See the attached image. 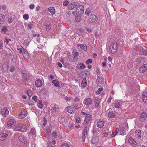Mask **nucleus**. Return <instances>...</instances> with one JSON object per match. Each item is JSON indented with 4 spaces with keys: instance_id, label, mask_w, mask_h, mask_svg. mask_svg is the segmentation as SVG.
Returning <instances> with one entry per match:
<instances>
[{
    "instance_id": "20e7f679",
    "label": "nucleus",
    "mask_w": 147,
    "mask_h": 147,
    "mask_svg": "<svg viewBox=\"0 0 147 147\" xmlns=\"http://www.w3.org/2000/svg\"><path fill=\"white\" fill-rule=\"evenodd\" d=\"M17 129H18L15 130L16 131H24L26 129V126L24 125L22 123H20L18 124L17 127Z\"/></svg>"
},
{
    "instance_id": "603ef678",
    "label": "nucleus",
    "mask_w": 147,
    "mask_h": 147,
    "mask_svg": "<svg viewBox=\"0 0 147 147\" xmlns=\"http://www.w3.org/2000/svg\"><path fill=\"white\" fill-rule=\"evenodd\" d=\"M23 18L24 19L27 20L29 18L28 15L27 14H25L23 16Z\"/></svg>"
},
{
    "instance_id": "864d4df0",
    "label": "nucleus",
    "mask_w": 147,
    "mask_h": 147,
    "mask_svg": "<svg viewBox=\"0 0 147 147\" xmlns=\"http://www.w3.org/2000/svg\"><path fill=\"white\" fill-rule=\"evenodd\" d=\"M84 7L83 5L81 7L80 9V13H82L84 12Z\"/></svg>"
},
{
    "instance_id": "338daca9",
    "label": "nucleus",
    "mask_w": 147,
    "mask_h": 147,
    "mask_svg": "<svg viewBox=\"0 0 147 147\" xmlns=\"http://www.w3.org/2000/svg\"><path fill=\"white\" fill-rule=\"evenodd\" d=\"M28 104L30 105H34V102L33 101H30L28 102Z\"/></svg>"
},
{
    "instance_id": "cd10ccee",
    "label": "nucleus",
    "mask_w": 147,
    "mask_h": 147,
    "mask_svg": "<svg viewBox=\"0 0 147 147\" xmlns=\"http://www.w3.org/2000/svg\"><path fill=\"white\" fill-rule=\"evenodd\" d=\"M108 116L110 118H115L116 117L115 114L113 112H110L108 114Z\"/></svg>"
},
{
    "instance_id": "a18cd8bd",
    "label": "nucleus",
    "mask_w": 147,
    "mask_h": 147,
    "mask_svg": "<svg viewBox=\"0 0 147 147\" xmlns=\"http://www.w3.org/2000/svg\"><path fill=\"white\" fill-rule=\"evenodd\" d=\"M35 132L36 130L34 128H32L31 129L30 133L32 135H34L35 134Z\"/></svg>"
},
{
    "instance_id": "37998d69",
    "label": "nucleus",
    "mask_w": 147,
    "mask_h": 147,
    "mask_svg": "<svg viewBox=\"0 0 147 147\" xmlns=\"http://www.w3.org/2000/svg\"><path fill=\"white\" fill-rule=\"evenodd\" d=\"M103 90V88H99L98 90L96 91V93L98 94H99L101 91H102Z\"/></svg>"
},
{
    "instance_id": "9d476101",
    "label": "nucleus",
    "mask_w": 147,
    "mask_h": 147,
    "mask_svg": "<svg viewBox=\"0 0 147 147\" xmlns=\"http://www.w3.org/2000/svg\"><path fill=\"white\" fill-rule=\"evenodd\" d=\"M77 5L78 3L77 2L72 3L68 5V8L69 9H73L77 6Z\"/></svg>"
},
{
    "instance_id": "e2e57ef3",
    "label": "nucleus",
    "mask_w": 147,
    "mask_h": 147,
    "mask_svg": "<svg viewBox=\"0 0 147 147\" xmlns=\"http://www.w3.org/2000/svg\"><path fill=\"white\" fill-rule=\"evenodd\" d=\"M78 106V105L76 104H73V107L76 109H77L79 108V107L77 106Z\"/></svg>"
},
{
    "instance_id": "aec40b11",
    "label": "nucleus",
    "mask_w": 147,
    "mask_h": 147,
    "mask_svg": "<svg viewBox=\"0 0 147 147\" xmlns=\"http://www.w3.org/2000/svg\"><path fill=\"white\" fill-rule=\"evenodd\" d=\"M67 111L69 113H74V111L73 110V108L72 107L69 106L66 108Z\"/></svg>"
},
{
    "instance_id": "ddd939ff",
    "label": "nucleus",
    "mask_w": 147,
    "mask_h": 147,
    "mask_svg": "<svg viewBox=\"0 0 147 147\" xmlns=\"http://www.w3.org/2000/svg\"><path fill=\"white\" fill-rule=\"evenodd\" d=\"M142 97L143 102L146 103H147V93L146 92H144L142 94Z\"/></svg>"
},
{
    "instance_id": "6e6d98bb",
    "label": "nucleus",
    "mask_w": 147,
    "mask_h": 147,
    "mask_svg": "<svg viewBox=\"0 0 147 147\" xmlns=\"http://www.w3.org/2000/svg\"><path fill=\"white\" fill-rule=\"evenodd\" d=\"M13 19L11 17L9 18L8 20V22L9 23H11L13 20Z\"/></svg>"
},
{
    "instance_id": "bf43d9fd",
    "label": "nucleus",
    "mask_w": 147,
    "mask_h": 147,
    "mask_svg": "<svg viewBox=\"0 0 147 147\" xmlns=\"http://www.w3.org/2000/svg\"><path fill=\"white\" fill-rule=\"evenodd\" d=\"M29 43V42L28 40H25L24 42V44L25 45H28Z\"/></svg>"
},
{
    "instance_id": "f704fd0d",
    "label": "nucleus",
    "mask_w": 147,
    "mask_h": 147,
    "mask_svg": "<svg viewBox=\"0 0 147 147\" xmlns=\"http://www.w3.org/2000/svg\"><path fill=\"white\" fill-rule=\"evenodd\" d=\"M90 9L89 8H88L85 11V14L86 15L88 16L89 14L90 13Z\"/></svg>"
},
{
    "instance_id": "393cba45",
    "label": "nucleus",
    "mask_w": 147,
    "mask_h": 147,
    "mask_svg": "<svg viewBox=\"0 0 147 147\" xmlns=\"http://www.w3.org/2000/svg\"><path fill=\"white\" fill-rule=\"evenodd\" d=\"M37 105L39 108L42 109L43 106V105L42 103V101L41 99L38 100L37 102Z\"/></svg>"
},
{
    "instance_id": "6ab92c4d",
    "label": "nucleus",
    "mask_w": 147,
    "mask_h": 147,
    "mask_svg": "<svg viewBox=\"0 0 147 147\" xmlns=\"http://www.w3.org/2000/svg\"><path fill=\"white\" fill-rule=\"evenodd\" d=\"M98 142V139L97 137H93L91 140V142L92 144H96Z\"/></svg>"
},
{
    "instance_id": "5701e85b",
    "label": "nucleus",
    "mask_w": 147,
    "mask_h": 147,
    "mask_svg": "<svg viewBox=\"0 0 147 147\" xmlns=\"http://www.w3.org/2000/svg\"><path fill=\"white\" fill-rule=\"evenodd\" d=\"M104 125V122L102 121H100L98 122L96 124L97 127L99 128L102 127Z\"/></svg>"
},
{
    "instance_id": "7ed1b4c3",
    "label": "nucleus",
    "mask_w": 147,
    "mask_h": 147,
    "mask_svg": "<svg viewBox=\"0 0 147 147\" xmlns=\"http://www.w3.org/2000/svg\"><path fill=\"white\" fill-rule=\"evenodd\" d=\"M98 20V18L94 14H91L90 15L88 21L92 23H94L96 22Z\"/></svg>"
},
{
    "instance_id": "c9c22d12",
    "label": "nucleus",
    "mask_w": 147,
    "mask_h": 147,
    "mask_svg": "<svg viewBox=\"0 0 147 147\" xmlns=\"http://www.w3.org/2000/svg\"><path fill=\"white\" fill-rule=\"evenodd\" d=\"M82 6V5L79 4L78 3V5L77 6V7L76 8V13L77 12V10L79 9H80V8H81V7Z\"/></svg>"
},
{
    "instance_id": "f03ea898",
    "label": "nucleus",
    "mask_w": 147,
    "mask_h": 147,
    "mask_svg": "<svg viewBox=\"0 0 147 147\" xmlns=\"http://www.w3.org/2000/svg\"><path fill=\"white\" fill-rule=\"evenodd\" d=\"M118 48V43L117 42H115L111 44L109 46V49L112 53H114L117 52Z\"/></svg>"
},
{
    "instance_id": "2eb2a0df",
    "label": "nucleus",
    "mask_w": 147,
    "mask_h": 147,
    "mask_svg": "<svg viewBox=\"0 0 147 147\" xmlns=\"http://www.w3.org/2000/svg\"><path fill=\"white\" fill-rule=\"evenodd\" d=\"M42 84V81L40 80H37L35 82V85L38 88L41 86Z\"/></svg>"
},
{
    "instance_id": "39448f33",
    "label": "nucleus",
    "mask_w": 147,
    "mask_h": 147,
    "mask_svg": "<svg viewBox=\"0 0 147 147\" xmlns=\"http://www.w3.org/2000/svg\"><path fill=\"white\" fill-rule=\"evenodd\" d=\"M105 82L104 79L101 77L97 76V79L96 80V83L99 86H101Z\"/></svg>"
},
{
    "instance_id": "a211bd4d",
    "label": "nucleus",
    "mask_w": 147,
    "mask_h": 147,
    "mask_svg": "<svg viewBox=\"0 0 147 147\" xmlns=\"http://www.w3.org/2000/svg\"><path fill=\"white\" fill-rule=\"evenodd\" d=\"M114 107L116 108H120L121 107V103L120 102H118V101H115L113 103Z\"/></svg>"
},
{
    "instance_id": "bb28decb",
    "label": "nucleus",
    "mask_w": 147,
    "mask_h": 147,
    "mask_svg": "<svg viewBox=\"0 0 147 147\" xmlns=\"http://www.w3.org/2000/svg\"><path fill=\"white\" fill-rule=\"evenodd\" d=\"M48 11L50 12L52 15L54 14L55 13V10L53 7H50L48 8Z\"/></svg>"
},
{
    "instance_id": "f257e3e1",
    "label": "nucleus",
    "mask_w": 147,
    "mask_h": 147,
    "mask_svg": "<svg viewBox=\"0 0 147 147\" xmlns=\"http://www.w3.org/2000/svg\"><path fill=\"white\" fill-rule=\"evenodd\" d=\"M50 109L52 115H55L58 113L59 109L58 105L55 104H51L50 106Z\"/></svg>"
},
{
    "instance_id": "2f4dec72",
    "label": "nucleus",
    "mask_w": 147,
    "mask_h": 147,
    "mask_svg": "<svg viewBox=\"0 0 147 147\" xmlns=\"http://www.w3.org/2000/svg\"><path fill=\"white\" fill-rule=\"evenodd\" d=\"M18 138L19 140L22 143H25V141L23 137L22 136H19L18 137Z\"/></svg>"
},
{
    "instance_id": "c85d7f7f",
    "label": "nucleus",
    "mask_w": 147,
    "mask_h": 147,
    "mask_svg": "<svg viewBox=\"0 0 147 147\" xmlns=\"http://www.w3.org/2000/svg\"><path fill=\"white\" fill-rule=\"evenodd\" d=\"M52 82L54 84L55 86L58 87L59 86V83L58 81L53 80Z\"/></svg>"
},
{
    "instance_id": "c756f323",
    "label": "nucleus",
    "mask_w": 147,
    "mask_h": 147,
    "mask_svg": "<svg viewBox=\"0 0 147 147\" xmlns=\"http://www.w3.org/2000/svg\"><path fill=\"white\" fill-rule=\"evenodd\" d=\"M72 54L75 57H78L79 55V53L76 50H74L72 52Z\"/></svg>"
},
{
    "instance_id": "774afa93",
    "label": "nucleus",
    "mask_w": 147,
    "mask_h": 147,
    "mask_svg": "<svg viewBox=\"0 0 147 147\" xmlns=\"http://www.w3.org/2000/svg\"><path fill=\"white\" fill-rule=\"evenodd\" d=\"M32 24L31 23L30 24L28 25V28L30 29H31L32 28Z\"/></svg>"
},
{
    "instance_id": "69168bd1",
    "label": "nucleus",
    "mask_w": 147,
    "mask_h": 147,
    "mask_svg": "<svg viewBox=\"0 0 147 147\" xmlns=\"http://www.w3.org/2000/svg\"><path fill=\"white\" fill-rule=\"evenodd\" d=\"M34 7V5L33 4H32L30 5L29 6V7L31 9H33Z\"/></svg>"
},
{
    "instance_id": "8fccbe9b",
    "label": "nucleus",
    "mask_w": 147,
    "mask_h": 147,
    "mask_svg": "<svg viewBox=\"0 0 147 147\" xmlns=\"http://www.w3.org/2000/svg\"><path fill=\"white\" fill-rule=\"evenodd\" d=\"M61 147H69V145L67 143L62 144Z\"/></svg>"
},
{
    "instance_id": "3c124183",
    "label": "nucleus",
    "mask_w": 147,
    "mask_h": 147,
    "mask_svg": "<svg viewBox=\"0 0 147 147\" xmlns=\"http://www.w3.org/2000/svg\"><path fill=\"white\" fill-rule=\"evenodd\" d=\"M27 93L29 97H30L32 94V92L30 90H28Z\"/></svg>"
},
{
    "instance_id": "09e8293b",
    "label": "nucleus",
    "mask_w": 147,
    "mask_h": 147,
    "mask_svg": "<svg viewBox=\"0 0 147 147\" xmlns=\"http://www.w3.org/2000/svg\"><path fill=\"white\" fill-rule=\"evenodd\" d=\"M92 62V60L91 59H88L85 62V63L87 64H89V63H91Z\"/></svg>"
},
{
    "instance_id": "0e129e2a",
    "label": "nucleus",
    "mask_w": 147,
    "mask_h": 147,
    "mask_svg": "<svg viewBox=\"0 0 147 147\" xmlns=\"http://www.w3.org/2000/svg\"><path fill=\"white\" fill-rule=\"evenodd\" d=\"M69 3L68 1H65L63 3V5L64 6H66L68 5Z\"/></svg>"
},
{
    "instance_id": "4d7b16f0",
    "label": "nucleus",
    "mask_w": 147,
    "mask_h": 147,
    "mask_svg": "<svg viewBox=\"0 0 147 147\" xmlns=\"http://www.w3.org/2000/svg\"><path fill=\"white\" fill-rule=\"evenodd\" d=\"M142 51L143 53V55H146V54H147V51H146L145 50L142 49Z\"/></svg>"
},
{
    "instance_id": "423d86ee",
    "label": "nucleus",
    "mask_w": 147,
    "mask_h": 147,
    "mask_svg": "<svg viewBox=\"0 0 147 147\" xmlns=\"http://www.w3.org/2000/svg\"><path fill=\"white\" fill-rule=\"evenodd\" d=\"M92 102V99L90 97L86 98L84 101V104L86 106H90Z\"/></svg>"
},
{
    "instance_id": "ea45409f",
    "label": "nucleus",
    "mask_w": 147,
    "mask_h": 147,
    "mask_svg": "<svg viewBox=\"0 0 147 147\" xmlns=\"http://www.w3.org/2000/svg\"><path fill=\"white\" fill-rule=\"evenodd\" d=\"M50 24H49L46 26V30L47 32L49 31L51 29Z\"/></svg>"
},
{
    "instance_id": "a19ab883",
    "label": "nucleus",
    "mask_w": 147,
    "mask_h": 147,
    "mask_svg": "<svg viewBox=\"0 0 147 147\" xmlns=\"http://www.w3.org/2000/svg\"><path fill=\"white\" fill-rule=\"evenodd\" d=\"M91 115L90 114H88L85 117V119L89 121L91 119Z\"/></svg>"
},
{
    "instance_id": "473e14b6",
    "label": "nucleus",
    "mask_w": 147,
    "mask_h": 147,
    "mask_svg": "<svg viewBox=\"0 0 147 147\" xmlns=\"http://www.w3.org/2000/svg\"><path fill=\"white\" fill-rule=\"evenodd\" d=\"M82 85L83 86H86L87 85V82H86V78H84L82 81Z\"/></svg>"
},
{
    "instance_id": "6e6552de",
    "label": "nucleus",
    "mask_w": 147,
    "mask_h": 147,
    "mask_svg": "<svg viewBox=\"0 0 147 147\" xmlns=\"http://www.w3.org/2000/svg\"><path fill=\"white\" fill-rule=\"evenodd\" d=\"M146 114L144 113H141L140 117V120L142 122H144L146 120Z\"/></svg>"
},
{
    "instance_id": "f3484780",
    "label": "nucleus",
    "mask_w": 147,
    "mask_h": 147,
    "mask_svg": "<svg viewBox=\"0 0 147 147\" xmlns=\"http://www.w3.org/2000/svg\"><path fill=\"white\" fill-rule=\"evenodd\" d=\"M129 142V143L135 147L136 145V141L133 140L131 137H130L128 140Z\"/></svg>"
},
{
    "instance_id": "de8ad7c7",
    "label": "nucleus",
    "mask_w": 147,
    "mask_h": 147,
    "mask_svg": "<svg viewBox=\"0 0 147 147\" xmlns=\"http://www.w3.org/2000/svg\"><path fill=\"white\" fill-rule=\"evenodd\" d=\"M1 31L3 32L4 33H5L7 31V28L5 26H3L1 29Z\"/></svg>"
},
{
    "instance_id": "680f3d73",
    "label": "nucleus",
    "mask_w": 147,
    "mask_h": 147,
    "mask_svg": "<svg viewBox=\"0 0 147 147\" xmlns=\"http://www.w3.org/2000/svg\"><path fill=\"white\" fill-rule=\"evenodd\" d=\"M32 99L35 102H37V96H34L32 97Z\"/></svg>"
},
{
    "instance_id": "0eeeda50",
    "label": "nucleus",
    "mask_w": 147,
    "mask_h": 147,
    "mask_svg": "<svg viewBox=\"0 0 147 147\" xmlns=\"http://www.w3.org/2000/svg\"><path fill=\"white\" fill-rule=\"evenodd\" d=\"M16 123L15 120L13 119H11L9 120L7 122V125L10 127H13Z\"/></svg>"
},
{
    "instance_id": "412c9836",
    "label": "nucleus",
    "mask_w": 147,
    "mask_h": 147,
    "mask_svg": "<svg viewBox=\"0 0 147 147\" xmlns=\"http://www.w3.org/2000/svg\"><path fill=\"white\" fill-rule=\"evenodd\" d=\"M3 111L1 112V113H4V117H7V115H8L9 113V112L8 111V109L5 107L3 108Z\"/></svg>"
},
{
    "instance_id": "72a5a7b5",
    "label": "nucleus",
    "mask_w": 147,
    "mask_h": 147,
    "mask_svg": "<svg viewBox=\"0 0 147 147\" xmlns=\"http://www.w3.org/2000/svg\"><path fill=\"white\" fill-rule=\"evenodd\" d=\"M4 22L3 18V16L2 15H0V24H3Z\"/></svg>"
},
{
    "instance_id": "f8f14e48",
    "label": "nucleus",
    "mask_w": 147,
    "mask_h": 147,
    "mask_svg": "<svg viewBox=\"0 0 147 147\" xmlns=\"http://www.w3.org/2000/svg\"><path fill=\"white\" fill-rule=\"evenodd\" d=\"M147 70V64H145L141 67L140 69V72H143Z\"/></svg>"
},
{
    "instance_id": "4c0bfd02",
    "label": "nucleus",
    "mask_w": 147,
    "mask_h": 147,
    "mask_svg": "<svg viewBox=\"0 0 147 147\" xmlns=\"http://www.w3.org/2000/svg\"><path fill=\"white\" fill-rule=\"evenodd\" d=\"M23 47H22L21 48H17V50L19 51L18 53L20 54L23 53Z\"/></svg>"
},
{
    "instance_id": "79ce46f5",
    "label": "nucleus",
    "mask_w": 147,
    "mask_h": 147,
    "mask_svg": "<svg viewBox=\"0 0 147 147\" xmlns=\"http://www.w3.org/2000/svg\"><path fill=\"white\" fill-rule=\"evenodd\" d=\"M79 65L80 66V68L81 69H84L85 68V66L83 63H80Z\"/></svg>"
},
{
    "instance_id": "13d9d810",
    "label": "nucleus",
    "mask_w": 147,
    "mask_h": 147,
    "mask_svg": "<svg viewBox=\"0 0 147 147\" xmlns=\"http://www.w3.org/2000/svg\"><path fill=\"white\" fill-rule=\"evenodd\" d=\"M87 128L88 127L87 126H85L83 130V133H87Z\"/></svg>"
},
{
    "instance_id": "e433bc0d",
    "label": "nucleus",
    "mask_w": 147,
    "mask_h": 147,
    "mask_svg": "<svg viewBox=\"0 0 147 147\" xmlns=\"http://www.w3.org/2000/svg\"><path fill=\"white\" fill-rule=\"evenodd\" d=\"M81 20L80 16H76L75 18V21L76 22H78Z\"/></svg>"
},
{
    "instance_id": "58836bf2",
    "label": "nucleus",
    "mask_w": 147,
    "mask_h": 147,
    "mask_svg": "<svg viewBox=\"0 0 147 147\" xmlns=\"http://www.w3.org/2000/svg\"><path fill=\"white\" fill-rule=\"evenodd\" d=\"M48 144L49 147H57V146L54 144H51V142L48 143Z\"/></svg>"
},
{
    "instance_id": "4468645a",
    "label": "nucleus",
    "mask_w": 147,
    "mask_h": 147,
    "mask_svg": "<svg viewBox=\"0 0 147 147\" xmlns=\"http://www.w3.org/2000/svg\"><path fill=\"white\" fill-rule=\"evenodd\" d=\"M100 101V99L99 98L96 97L95 98L94 104L96 107H98Z\"/></svg>"
},
{
    "instance_id": "b1692460",
    "label": "nucleus",
    "mask_w": 147,
    "mask_h": 147,
    "mask_svg": "<svg viewBox=\"0 0 147 147\" xmlns=\"http://www.w3.org/2000/svg\"><path fill=\"white\" fill-rule=\"evenodd\" d=\"M77 46L78 47H80V48L85 51H86L87 49V47L86 45L85 44H78L77 45Z\"/></svg>"
},
{
    "instance_id": "49530a36",
    "label": "nucleus",
    "mask_w": 147,
    "mask_h": 147,
    "mask_svg": "<svg viewBox=\"0 0 147 147\" xmlns=\"http://www.w3.org/2000/svg\"><path fill=\"white\" fill-rule=\"evenodd\" d=\"M87 133H83L82 139L84 141L85 138L86 137Z\"/></svg>"
},
{
    "instance_id": "1a4fd4ad",
    "label": "nucleus",
    "mask_w": 147,
    "mask_h": 147,
    "mask_svg": "<svg viewBox=\"0 0 147 147\" xmlns=\"http://www.w3.org/2000/svg\"><path fill=\"white\" fill-rule=\"evenodd\" d=\"M27 114L26 111L25 109H24L21 111V113L19 115V117L21 118H23L26 116Z\"/></svg>"
},
{
    "instance_id": "dca6fc26",
    "label": "nucleus",
    "mask_w": 147,
    "mask_h": 147,
    "mask_svg": "<svg viewBox=\"0 0 147 147\" xmlns=\"http://www.w3.org/2000/svg\"><path fill=\"white\" fill-rule=\"evenodd\" d=\"M8 136V134L6 133H2L0 134V140L3 141Z\"/></svg>"
},
{
    "instance_id": "a878e982",
    "label": "nucleus",
    "mask_w": 147,
    "mask_h": 147,
    "mask_svg": "<svg viewBox=\"0 0 147 147\" xmlns=\"http://www.w3.org/2000/svg\"><path fill=\"white\" fill-rule=\"evenodd\" d=\"M136 134V136L138 138H140L141 137V131L140 130L138 129L136 130L135 132Z\"/></svg>"
},
{
    "instance_id": "7c9ffc66",
    "label": "nucleus",
    "mask_w": 147,
    "mask_h": 147,
    "mask_svg": "<svg viewBox=\"0 0 147 147\" xmlns=\"http://www.w3.org/2000/svg\"><path fill=\"white\" fill-rule=\"evenodd\" d=\"M119 129L117 128L116 130L113 132V133L112 134L111 136L112 137H114L117 134L119 131Z\"/></svg>"
},
{
    "instance_id": "4be33fe9",
    "label": "nucleus",
    "mask_w": 147,
    "mask_h": 147,
    "mask_svg": "<svg viewBox=\"0 0 147 147\" xmlns=\"http://www.w3.org/2000/svg\"><path fill=\"white\" fill-rule=\"evenodd\" d=\"M126 129L123 127L120 129L119 131L118 132L119 134L123 135L125 134Z\"/></svg>"
},
{
    "instance_id": "c03bdc74",
    "label": "nucleus",
    "mask_w": 147,
    "mask_h": 147,
    "mask_svg": "<svg viewBox=\"0 0 147 147\" xmlns=\"http://www.w3.org/2000/svg\"><path fill=\"white\" fill-rule=\"evenodd\" d=\"M22 77L24 81H26L28 79V76L27 74L22 75Z\"/></svg>"
},
{
    "instance_id": "5fc2aeb1",
    "label": "nucleus",
    "mask_w": 147,
    "mask_h": 147,
    "mask_svg": "<svg viewBox=\"0 0 147 147\" xmlns=\"http://www.w3.org/2000/svg\"><path fill=\"white\" fill-rule=\"evenodd\" d=\"M80 100V98H78V97H76L74 99L73 101L74 102H77L79 101Z\"/></svg>"
},
{
    "instance_id": "9b49d317",
    "label": "nucleus",
    "mask_w": 147,
    "mask_h": 147,
    "mask_svg": "<svg viewBox=\"0 0 147 147\" xmlns=\"http://www.w3.org/2000/svg\"><path fill=\"white\" fill-rule=\"evenodd\" d=\"M22 55L23 57L26 59H27L29 58V56L27 51L24 49H23V53Z\"/></svg>"
},
{
    "instance_id": "052dcab7",
    "label": "nucleus",
    "mask_w": 147,
    "mask_h": 147,
    "mask_svg": "<svg viewBox=\"0 0 147 147\" xmlns=\"http://www.w3.org/2000/svg\"><path fill=\"white\" fill-rule=\"evenodd\" d=\"M52 135L54 138H56L57 136L56 133L54 132H52Z\"/></svg>"
}]
</instances>
